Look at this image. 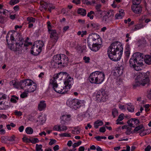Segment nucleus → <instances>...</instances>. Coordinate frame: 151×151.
I'll return each instance as SVG.
<instances>
[{
	"label": "nucleus",
	"instance_id": "37",
	"mask_svg": "<svg viewBox=\"0 0 151 151\" xmlns=\"http://www.w3.org/2000/svg\"><path fill=\"white\" fill-rule=\"evenodd\" d=\"M59 77L58 73L56 75H55L53 77V80L51 79L50 81V84H53V83H57L55 82L56 79Z\"/></svg>",
	"mask_w": 151,
	"mask_h": 151
},
{
	"label": "nucleus",
	"instance_id": "34",
	"mask_svg": "<svg viewBox=\"0 0 151 151\" xmlns=\"http://www.w3.org/2000/svg\"><path fill=\"white\" fill-rule=\"evenodd\" d=\"M144 129H142V130H141L139 132H138L139 133V135L141 136H143L145 135H147V134H150L149 132H147V130H144Z\"/></svg>",
	"mask_w": 151,
	"mask_h": 151
},
{
	"label": "nucleus",
	"instance_id": "15",
	"mask_svg": "<svg viewBox=\"0 0 151 151\" xmlns=\"http://www.w3.org/2000/svg\"><path fill=\"white\" fill-rule=\"evenodd\" d=\"M23 45V43L22 42H16L15 45L11 43L10 46H9V47L11 50L17 51L19 50Z\"/></svg>",
	"mask_w": 151,
	"mask_h": 151
},
{
	"label": "nucleus",
	"instance_id": "47",
	"mask_svg": "<svg viewBox=\"0 0 151 151\" xmlns=\"http://www.w3.org/2000/svg\"><path fill=\"white\" fill-rule=\"evenodd\" d=\"M124 114H121L119 115L118 117V119L116 120V122L119 121H121L123 120L124 118Z\"/></svg>",
	"mask_w": 151,
	"mask_h": 151
},
{
	"label": "nucleus",
	"instance_id": "33",
	"mask_svg": "<svg viewBox=\"0 0 151 151\" xmlns=\"http://www.w3.org/2000/svg\"><path fill=\"white\" fill-rule=\"evenodd\" d=\"M90 27L96 30L99 29L100 25L96 23H93L91 24Z\"/></svg>",
	"mask_w": 151,
	"mask_h": 151
},
{
	"label": "nucleus",
	"instance_id": "54",
	"mask_svg": "<svg viewBox=\"0 0 151 151\" xmlns=\"http://www.w3.org/2000/svg\"><path fill=\"white\" fill-rule=\"evenodd\" d=\"M133 120L131 119H130L129 120L127 121V123L129 124V126L131 127H134V126H133V124L132 122Z\"/></svg>",
	"mask_w": 151,
	"mask_h": 151
},
{
	"label": "nucleus",
	"instance_id": "17",
	"mask_svg": "<svg viewBox=\"0 0 151 151\" xmlns=\"http://www.w3.org/2000/svg\"><path fill=\"white\" fill-rule=\"evenodd\" d=\"M105 76L104 73L99 72V73H97L96 76L97 84L101 83L104 79Z\"/></svg>",
	"mask_w": 151,
	"mask_h": 151
},
{
	"label": "nucleus",
	"instance_id": "23",
	"mask_svg": "<svg viewBox=\"0 0 151 151\" xmlns=\"http://www.w3.org/2000/svg\"><path fill=\"white\" fill-rule=\"evenodd\" d=\"M48 3H47L45 2H40V9L41 11L43 10L46 11L48 8Z\"/></svg>",
	"mask_w": 151,
	"mask_h": 151
},
{
	"label": "nucleus",
	"instance_id": "38",
	"mask_svg": "<svg viewBox=\"0 0 151 151\" xmlns=\"http://www.w3.org/2000/svg\"><path fill=\"white\" fill-rule=\"evenodd\" d=\"M144 129L143 124H141L137 127H136L134 130V132H135L138 131H140L141 130H142V129Z\"/></svg>",
	"mask_w": 151,
	"mask_h": 151
},
{
	"label": "nucleus",
	"instance_id": "3",
	"mask_svg": "<svg viewBox=\"0 0 151 151\" xmlns=\"http://www.w3.org/2000/svg\"><path fill=\"white\" fill-rule=\"evenodd\" d=\"M83 100L74 99H69L67 101L66 104L71 107H73L75 109L80 108L84 103Z\"/></svg>",
	"mask_w": 151,
	"mask_h": 151
},
{
	"label": "nucleus",
	"instance_id": "25",
	"mask_svg": "<svg viewBox=\"0 0 151 151\" xmlns=\"http://www.w3.org/2000/svg\"><path fill=\"white\" fill-rule=\"evenodd\" d=\"M64 82V84L65 85V87L66 90L70 89L71 86V81L68 79H67Z\"/></svg>",
	"mask_w": 151,
	"mask_h": 151
},
{
	"label": "nucleus",
	"instance_id": "7",
	"mask_svg": "<svg viewBox=\"0 0 151 151\" xmlns=\"http://www.w3.org/2000/svg\"><path fill=\"white\" fill-rule=\"evenodd\" d=\"M52 85L55 91L58 93L63 94L67 93L68 91V90H66V88L64 87L65 86L63 85H58L57 83H53V84Z\"/></svg>",
	"mask_w": 151,
	"mask_h": 151
},
{
	"label": "nucleus",
	"instance_id": "52",
	"mask_svg": "<svg viewBox=\"0 0 151 151\" xmlns=\"http://www.w3.org/2000/svg\"><path fill=\"white\" fill-rule=\"evenodd\" d=\"M134 106H129V107H127V109L128 111L132 112L134 111Z\"/></svg>",
	"mask_w": 151,
	"mask_h": 151
},
{
	"label": "nucleus",
	"instance_id": "20",
	"mask_svg": "<svg viewBox=\"0 0 151 151\" xmlns=\"http://www.w3.org/2000/svg\"><path fill=\"white\" fill-rule=\"evenodd\" d=\"M142 74H143V77L144 78V79H143V81H144V83L143 84H147L148 86L149 84V83L150 81L149 80V77L150 76V72L148 71H147L146 73H143Z\"/></svg>",
	"mask_w": 151,
	"mask_h": 151
},
{
	"label": "nucleus",
	"instance_id": "26",
	"mask_svg": "<svg viewBox=\"0 0 151 151\" xmlns=\"http://www.w3.org/2000/svg\"><path fill=\"white\" fill-rule=\"evenodd\" d=\"M145 26V25L143 24L142 23L137 24L134 26L132 28V30L134 31H136L143 28Z\"/></svg>",
	"mask_w": 151,
	"mask_h": 151
},
{
	"label": "nucleus",
	"instance_id": "21",
	"mask_svg": "<svg viewBox=\"0 0 151 151\" xmlns=\"http://www.w3.org/2000/svg\"><path fill=\"white\" fill-rule=\"evenodd\" d=\"M36 88V84L33 82V83H31V84L29 85V86H28L26 89H25V90L28 92H32L35 91Z\"/></svg>",
	"mask_w": 151,
	"mask_h": 151
},
{
	"label": "nucleus",
	"instance_id": "46",
	"mask_svg": "<svg viewBox=\"0 0 151 151\" xmlns=\"http://www.w3.org/2000/svg\"><path fill=\"white\" fill-rule=\"evenodd\" d=\"M16 137L14 135H12L11 137H7L6 138L7 140L9 141H15Z\"/></svg>",
	"mask_w": 151,
	"mask_h": 151
},
{
	"label": "nucleus",
	"instance_id": "19",
	"mask_svg": "<svg viewBox=\"0 0 151 151\" xmlns=\"http://www.w3.org/2000/svg\"><path fill=\"white\" fill-rule=\"evenodd\" d=\"M131 9L132 11L136 14L141 13L142 9L141 6L138 5H132Z\"/></svg>",
	"mask_w": 151,
	"mask_h": 151
},
{
	"label": "nucleus",
	"instance_id": "5",
	"mask_svg": "<svg viewBox=\"0 0 151 151\" xmlns=\"http://www.w3.org/2000/svg\"><path fill=\"white\" fill-rule=\"evenodd\" d=\"M100 42H101V38H100L99 36L95 33H93L89 35L88 38L87 43L89 46L91 45V44Z\"/></svg>",
	"mask_w": 151,
	"mask_h": 151
},
{
	"label": "nucleus",
	"instance_id": "45",
	"mask_svg": "<svg viewBox=\"0 0 151 151\" xmlns=\"http://www.w3.org/2000/svg\"><path fill=\"white\" fill-rule=\"evenodd\" d=\"M132 5H138L141 1V0H132Z\"/></svg>",
	"mask_w": 151,
	"mask_h": 151
},
{
	"label": "nucleus",
	"instance_id": "12",
	"mask_svg": "<svg viewBox=\"0 0 151 151\" xmlns=\"http://www.w3.org/2000/svg\"><path fill=\"white\" fill-rule=\"evenodd\" d=\"M60 65L61 67H64L67 66L69 63V59L68 57L64 54H60Z\"/></svg>",
	"mask_w": 151,
	"mask_h": 151
},
{
	"label": "nucleus",
	"instance_id": "24",
	"mask_svg": "<svg viewBox=\"0 0 151 151\" xmlns=\"http://www.w3.org/2000/svg\"><path fill=\"white\" fill-rule=\"evenodd\" d=\"M124 11L121 10L119 11V13H117L115 15V18L116 19H121L124 16Z\"/></svg>",
	"mask_w": 151,
	"mask_h": 151
},
{
	"label": "nucleus",
	"instance_id": "60",
	"mask_svg": "<svg viewBox=\"0 0 151 151\" xmlns=\"http://www.w3.org/2000/svg\"><path fill=\"white\" fill-rule=\"evenodd\" d=\"M83 59L86 63H88L89 62L90 59L89 57L85 56L83 57Z\"/></svg>",
	"mask_w": 151,
	"mask_h": 151
},
{
	"label": "nucleus",
	"instance_id": "18",
	"mask_svg": "<svg viewBox=\"0 0 151 151\" xmlns=\"http://www.w3.org/2000/svg\"><path fill=\"white\" fill-rule=\"evenodd\" d=\"M97 73H99V71H95L92 73L89 76V81L91 83L97 84L96 76Z\"/></svg>",
	"mask_w": 151,
	"mask_h": 151
},
{
	"label": "nucleus",
	"instance_id": "50",
	"mask_svg": "<svg viewBox=\"0 0 151 151\" xmlns=\"http://www.w3.org/2000/svg\"><path fill=\"white\" fill-rule=\"evenodd\" d=\"M27 20L29 22V23L35 22V19L32 17H28L27 18Z\"/></svg>",
	"mask_w": 151,
	"mask_h": 151
},
{
	"label": "nucleus",
	"instance_id": "43",
	"mask_svg": "<svg viewBox=\"0 0 151 151\" xmlns=\"http://www.w3.org/2000/svg\"><path fill=\"white\" fill-rule=\"evenodd\" d=\"M109 18L107 16V15H104L102 19L103 21L105 22H108L109 21H111V19H109Z\"/></svg>",
	"mask_w": 151,
	"mask_h": 151
},
{
	"label": "nucleus",
	"instance_id": "44",
	"mask_svg": "<svg viewBox=\"0 0 151 151\" xmlns=\"http://www.w3.org/2000/svg\"><path fill=\"white\" fill-rule=\"evenodd\" d=\"M17 99V100H18L19 98L17 97L16 96H15L13 95L12 96V98H11L10 99V101L12 102L13 103H16L17 102V101L16 100V99Z\"/></svg>",
	"mask_w": 151,
	"mask_h": 151
},
{
	"label": "nucleus",
	"instance_id": "10",
	"mask_svg": "<svg viewBox=\"0 0 151 151\" xmlns=\"http://www.w3.org/2000/svg\"><path fill=\"white\" fill-rule=\"evenodd\" d=\"M60 54L55 55L53 57L50 62L51 66L54 68L59 67L60 62Z\"/></svg>",
	"mask_w": 151,
	"mask_h": 151
},
{
	"label": "nucleus",
	"instance_id": "27",
	"mask_svg": "<svg viewBox=\"0 0 151 151\" xmlns=\"http://www.w3.org/2000/svg\"><path fill=\"white\" fill-rule=\"evenodd\" d=\"M103 124V122L100 120L96 121L94 122V127L96 129L99 128V126H101Z\"/></svg>",
	"mask_w": 151,
	"mask_h": 151
},
{
	"label": "nucleus",
	"instance_id": "62",
	"mask_svg": "<svg viewBox=\"0 0 151 151\" xmlns=\"http://www.w3.org/2000/svg\"><path fill=\"white\" fill-rule=\"evenodd\" d=\"M15 114L18 116H20L22 115V113L20 111L16 110L14 111Z\"/></svg>",
	"mask_w": 151,
	"mask_h": 151
},
{
	"label": "nucleus",
	"instance_id": "41",
	"mask_svg": "<svg viewBox=\"0 0 151 151\" xmlns=\"http://www.w3.org/2000/svg\"><path fill=\"white\" fill-rule=\"evenodd\" d=\"M71 117V116L70 114L68 115H64L62 116L61 117V120L64 121L67 120V119L68 118H70Z\"/></svg>",
	"mask_w": 151,
	"mask_h": 151
},
{
	"label": "nucleus",
	"instance_id": "9",
	"mask_svg": "<svg viewBox=\"0 0 151 151\" xmlns=\"http://www.w3.org/2000/svg\"><path fill=\"white\" fill-rule=\"evenodd\" d=\"M129 63L130 66L133 68L137 71L140 70V67L142 66L141 64H138V62L134 59V58H132V57L129 60Z\"/></svg>",
	"mask_w": 151,
	"mask_h": 151
},
{
	"label": "nucleus",
	"instance_id": "59",
	"mask_svg": "<svg viewBox=\"0 0 151 151\" xmlns=\"http://www.w3.org/2000/svg\"><path fill=\"white\" fill-rule=\"evenodd\" d=\"M139 120L140 122H145L146 121L145 117L144 116H141L139 118Z\"/></svg>",
	"mask_w": 151,
	"mask_h": 151
},
{
	"label": "nucleus",
	"instance_id": "6",
	"mask_svg": "<svg viewBox=\"0 0 151 151\" xmlns=\"http://www.w3.org/2000/svg\"><path fill=\"white\" fill-rule=\"evenodd\" d=\"M144 78L143 74L142 73H139L137 76L136 78V81L135 83L133 84V88L134 89L136 88L137 86L142 85V86H144L146 84H144L145 83L143 79Z\"/></svg>",
	"mask_w": 151,
	"mask_h": 151
},
{
	"label": "nucleus",
	"instance_id": "53",
	"mask_svg": "<svg viewBox=\"0 0 151 151\" xmlns=\"http://www.w3.org/2000/svg\"><path fill=\"white\" fill-rule=\"evenodd\" d=\"M39 140L37 138H34L32 139H31L30 142L33 143L35 144L36 143L39 142Z\"/></svg>",
	"mask_w": 151,
	"mask_h": 151
},
{
	"label": "nucleus",
	"instance_id": "1",
	"mask_svg": "<svg viewBox=\"0 0 151 151\" xmlns=\"http://www.w3.org/2000/svg\"><path fill=\"white\" fill-rule=\"evenodd\" d=\"M123 49L120 42L119 41L114 42L110 45L108 48V56L112 60L117 61L120 59Z\"/></svg>",
	"mask_w": 151,
	"mask_h": 151
},
{
	"label": "nucleus",
	"instance_id": "61",
	"mask_svg": "<svg viewBox=\"0 0 151 151\" xmlns=\"http://www.w3.org/2000/svg\"><path fill=\"white\" fill-rule=\"evenodd\" d=\"M60 127L58 125L55 126L53 128V129L55 131H60Z\"/></svg>",
	"mask_w": 151,
	"mask_h": 151
},
{
	"label": "nucleus",
	"instance_id": "64",
	"mask_svg": "<svg viewBox=\"0 0 151 151\" xmlns=\"http://www.w3.org/2000/svg\"><path fill=\"white\" fill-rule=\"evenodd\" d=\"M47 28L48 29V31L51 29V23L49 21H48L47 22Z\"/></svg>",
	"mask_w": 151,
	"mask_h": 151
},
{
	"label": "nucleus",
	"instance_id": "32",
	"mask_svg": "<svg viewBox=\"0 0 151 151\" xmlns=\"http://www.w3.org/2000/svg\"><path fill=\"white\" fill-rule=\"evenodd\" d=\"M58 75L60 77H61V78H65L68 77L69 74L66 72H62L58 73Z\"/></svg>",
	"mask_w": 151,
	"mask_h": 151
},
{
	"label": "nucleus",
	"instance_id": "16",
	"mask_svg": "<svg viewBox=\"0 0 151 151\" xmlns=\"http://www.w3.org/2000/svg\"><path fill=\"white\" fill-rule=\"evenodd\" d=\"M101 42H96V43L91 44V45L89 46L90 48L92 51L96 52L98 51L101 46Z\"/></svg>",
	"mask_w": 151,
	"mask_h": 151
},
{
	"label": "nucleus",
	"instance_id": "4",
	"mask_svg": "<svg viewBox=\"0 0 151 151\" xmlns=\"http://www.w3.org/2000/svg\"><path fill=\"white\" fill-rule=\"evenodd\" d=\"M17 35V37L16 38L17 40L19 41V42H22V41H24V40L22 38V36L20 35V34L17 32H14L12 34L8 33L6 37V40L8 45H10V43L9 42L10 41V40L12 42V41H16V39L14 37L15 36Z\"/></svg>",
	"mask_w": 151,
	"mask_h": 151
},
{
	"label": "nucleus",
	"instance_id": "35",
	"mask_svg": "<svg viewBox=\"0 0 151 151\" xmlns=\"http://www.w3.org/2000/svg\"><path fill=\"white\" fill-rule=\"evenodd\" d=\"M83 4H86V5H91L92 4H94L96 3V1L95 0H92L91 1H89L88 0H82Z\"/></svg>",
	"mask_w": 151,
	"mask_h": 151
},
{
	"label": "nucleus",
	"instance_id": "58",
	"mask_svg": "<svg viewBox=\"0 0 151 151\" xmlns=\"http://www.w3.org/2000/svg\"><path fill=\"white\" fill-rule=\"evenodd\" d=\"M22 139L23 141L25 142L28 143L30 142L31 139L24 137L22 138Z\"/></svg>",
	"mask_w": 151,
	"mask_h": 151
},
{
	"label": "nucleus",
	"instance_id": "56",
	"mask_svg": "<svg viewBox=\"0 0 151 151\" xmlns=\"http://www.w3.org/2000/svg\"><path fill=\"white\" fill-rule=\"evenodd\" d=\"M50 140V141L49 143V144L50 145H52L56 142V140L55 139H51Z\"/></svg>",
	"mask_w": 151,
	"mask_h": 151
},
{
	"label": "nucleus",
	"instance_id": "51",
	"mask_svg": "<svg viewBox=\"0 0 151 151\" xmlns=\"http://www.w3.org/2000/svg\"><path fill=\"white\" fill-rule=\"evenodd\" d=\"M82 143V142L81 141H79L78 142L76 143H74L73 145V147L74 148L78 146L79 145H81Z\"/></svg>",
	"mask_w": 151,
	"mask_h": 151
},
{
	"label": "nucleus",
	"instance_id": "55",
	"mask_svg": "<svg viewBox=\"0 0 151 151\" xmlns=\"http://www.w3.org/2000/svg\"><path fill=\"white\" fill-rule=\"evenodd\" d=\"M59 136L60 137H71V136L70 134L67 133H62L59 134Z\"/></svg>",
	"mask_w": 151,
	"mask_h": 151
},
{
	"label": "nucleus",
	"instance_id": "11",
	"mask_svg": "<svg viewBox=\"0 0 151 151\" xmlns=\"http://www.w3.org/2000/svg\"><path fill=\"white\" fill-rule=\"evenodd\" d=\"M32 81L29 79L23 80L19 83V85L22 89H26L27 88L33 83Z\"/></svg>",
	"mask_w": 151,
	"mask_h": 151
},
{
	"label": "nucleus",
	"instance_id": "14",
	"mask_svg": "<svg viewBox=\"0 0 151 151\" xmlns=\"http://www.w3.org/2000/svg\"><path fill=\"white\" fill-rule=\"evenodd\" d=\"M50 34V37L51 40L54 43H55L58 40V35L57 34L55 30L51 29L48 31Z\"/></svg>",
	"mask_w": 151,
	"mask_h": 151
},
{
	"label": "nucleus",
	"instance_id": "8",
	"mask_svg": "<svg viewBox=\"0 0 151 151\" xmlns=\"http://www.w3.org/2000/svg\"><path fill=\"white\" fill-rule=\"evenodd\" d=\"M96 98L98 101H102L104 102L108 99V95L104 90L101 89L97 92Z\"/></svg>",
	"mask_w": 151,
	"mask_h": 151
},
{
	"label": "nucleus",
	"instance_id": "2",
	"mask_svg": "<svg viewBox=\"0 0 151 151\" xmlns=\"http://www.w3.org/2000/svg\"><path fill=\"white\" fill-rule=\"evenodd\" d=\"M43 45V42L41 41L35 42L31 48V53L35 55H37L41 51L42 47Z\"/></svg>",
	"mask_w": 151,
	"mask_h": 151
},
{
	"label": "nucleus",
	"instance_id": "63",
	"mask_svg": "<svg viewBox=\"0 0 151 151\" xmlns=\"http://www.w3.org/2000/svg\"><path fill=\"white\" fill-rule=\"evenodd\" d=\"M67 129V128L66 126H63L61 127H60V131L66 130Z\"/></svg>",
	"mask_w": 151,
	"mask_h": 151
},
{
	"label": "nucleus",
	"instance_id": "39",
	"mask_svg": "<svg viewBox=\"0 0 151 151\" xmlns=\"http://www.w3.org/2000/svg\"><path fill=\"white\" fill-rule=\"evenodd\" d=\"M25 131L27 134H31L33 132V129L30 127H27L25 129Z\"/></svg>",
	"mask_w": 151,
	"mask_h": 151
},
{
	"label": "nucleus",
	"instance_id": "30",
	"mask_svg": "<svg viewBox=\"0 0 151 151\" xmlns=\"http://www.w3.org/2000/svg\"><path fill=\"white\" fill-rule=\"evenodd\" d=\"M78 13L83 16H84L86 14V10L83 8H79L77 11Z\"/></svg>",
	"mask_w": 151,
	"mask_h": 151
},
{
	"label": "nucleus",
	"instance_id": "57",
	"mask_svg": "<svg viewBox=\"0 0 151 151\" xmlns=\"http://www.w3.org/2000/svg\"><path fill=\"white\" fill-rule=\"evenodd\" d=\"M132 119L133 120V122L136 125L137 124H139L140 123L139 120L135 118H132Z\"/></svg>",
	"mask_w": 151,
	"mask_h": 151
},
{
	"label": "nucleus",
	"instance_id": "40",
	"mask_svg": "<svg viewBox=\"0 0 151 151\" xmlns=\"http://www.w3.org/2000/svg\"><path fill=\"white\" fill-rule=\"evenodd\" d=\"M112 113L114 118L116 116H117L118 114V111L117 109L115 108H114L112 109Z\"/></svg>",
	"mask_w": 151,
	"mask_h": 151
},
{
	"label": "nucleus",
	"instance_id": "42",
	"mask_svg": "<svg viewBox=\"0 0 151 151\" xmlns=\"http://www.w3.org/2000/svg\"><path fill=\"white\" fill-rule=\"evenodd\" d=\"M93 14L94 15V12L93 11H91L88 13L87 16L89 17L90 19H92L94 17L92 15Z\"/></svg>",
	"mask_w": 151,
	"mask_h": 151
},
{
	"label": "nucleus",
	"instance_id": "49",
	"mask_svg": "<svg viewBox=\"0 0 151 151\" xmlns=\"http://www.w3.org/2000/svg\"><path fill=\"white\" fill-rule=\"evenodd\" d=\"M42 145H38V144H36V151H43L42 149Z\"/></svg>",
	"mask_w": 151,
	"mask_h": 151
},
{
	"label": "nucleus",
	"instance_id": "31",
	"mask_svg": "<svg viewBox=\"0 0 151 151\" xmlns=\"http://www.w3.org/2000/svg\"><path fill=\"white\" fill-rule=\"evenodd\" d=\"M103 13V11L101 10L96 11L94 12V15L98 18L102 17Z\"/></svg>",
	"mask_w": 151,
	"mask_h": 151
},
{
	"label": "nucleus",
	"instance_id": "22",
	"mask_svg": "<svg viewBox=\"0 0 151 151\" xmlns=\"http://www.w3.org/2000/svg\"><path fill=\"white\" fill-rule=\"evenodd\" d=\"M46 107V104L45 101H40L38 105V109L40 111H41L44 109Z\"/></svg>",
	"mask_w": 151,
	"mask_h": 151
},
{
	"label": "nucleus",
	"instance_id": "28",
	"mask_svg": "<svg viewBox=\"0 0 151 151\" xmlns=\"http://www.w3.org/2000/svg\"><path fill=\"white\" fill-rule=\"evenodd\" d=\"M145 62L147 64L150 65L151 64V56L150 55H147L145 56L144 59Z\"/></svg>",
	"mask_w": 151,
	"mask_h": 151
},
{
	"label": "nucleus",
	"instance_id": "29",
	"mask_svg": "<svg viewBox=\"0 0 151 151\" xmlns=\"http://www.w3.org/2000/svg\"><path fill=\"white\" fill-rule=\"evenodd\" d=\"M105 15L109 18V19H111L114 17V12L112 10H109L107 12Z\"/></svg>",
	"mask_w": 151,
	"mask_h": 151
},
{
	"label": "nucleus",
	"instance_id": "36",
	"mask_svg": "<svg viewBox=\"0 0 151 151\" xmlns=\"http://www.w3.org/2000/svg\"><path fill=\"white\" fill-rule=\"evenodd\" d=\"M80 128L79 127H75L74 129L72 130V133L73 134H77L80 133Z\"/></svg>",
	"mask_w": 151,
	"mask_h": 151
},
{
	"label": "nucleus",
	"instance_id": "48",
	"mask_svg": "<svg viewBox=\"0 0 151 151\" xmlns=\"http://www.w3.org/2000/svg\"><path fill=\"white\" fill-rule=\"evenodd\" d=\"M19 2V0H11L9 1V4L10 5H13L18 3Z\"/></svg>",
	"mask_w": 151,
	"mask_h": 151
},
{
	"label": "nucleus",
	"instance_id": "13",
	"mask_svg": "<svg viewBox=\"0 0 151 151\" xmlns=\"http://www.w3.org/2000/svg\"><path fill=\"white\" fill-rule=\"evenodd\" d=\"M132 57L134 58V59L138 62V64H141L142 65L143 59L144 57L143 54L139 52H136L133 54Z\"/></svg>",
	"mask_w": 151,
	"mask_h": 151
}]
</instances>
